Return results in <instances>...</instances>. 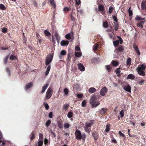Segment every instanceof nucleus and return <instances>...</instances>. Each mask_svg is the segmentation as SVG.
Segmentation results:
<instances>
[{"label":"nucleus","instance_id":"obj_1","mask_svg":"<svg viewBox=\"0 0 146 146\" xmlns=\"http://www.w3.org/2000/svg\"><path fill=\"white\" fill-rule=\"evenodd\" d=\"M146 66L144 64H142L140 66H139L136 68V70L138 74L143 76H145V73L144 70L146 68Z\"/></svg>","mask_w":146,"mask_h":146},{"label":"nucleus","instance_id":"obj_2","mask_svg":"<svg viewBox=\"0 0 146 146\" xmlns=\"http://www.w3.org/2000/svg\"><path fill=\"white\" fill-rule=\"evenodd\" d=\"M90 102L93 107H96L100 104L99 102H96V97L95 96H93L90 98Z\"/></svg>","mask_w":146,"mask_h":146},{"label":"nucleus","instance_id":"obj_3","mask_svg":"<svg viewBox=\"0 0 146 146\" xmlns=\"http://www.w3.org/2000/svg\"><path fill=\"white\" fill-rule=\"evenodd\" d=\"M76 138L78 140L81 139H82L83 140H84L86 137V135L85 134H81V131L78 129H76L75 132Z\"/></svg>","mask_w":146,"mask_h":146},{"label":"nucleus","instance_id":"obj_4","mask_svg":"<svg viewBox=\"0 0 146 146\" xmlns=\"http://www.w3.org/2000/svg\"><path fill=\"white\" fill-rule=\"evenodd\" d=\"M53 33H54V35L52 36V41L54 44L55 43L54 38H56V40L57 41L58 43L60 40V37L58 34L56 30H54V29L53 30Z\"/></svg>","mask_w":146,"mask_h":146},{"label":"nucleus","instance_id":"obj_5","mask_svg":"<svg viewBox=\"0 0 146 146\" xmlns=\"http://www.w3.org/2000/svg\"><path fill=\"white\" fill-rule=\"evenodd\" d=\"M92 123L90 122H86L84 128L85 131L88 134H90L91 130V127Z\"/></svg>","mask_w":146,"mask_h":146},{"label":"nucleus","instance_id":"obj_6","mask_svg":"<svg viewBox=\"0 0 146 146\" xmlns=\"http://www.w3.org/2000/svg\"><path fill=\"white\" fill-rule=\"evenodd\" d=\"M53 59V55L49 54L48 55L45 60V64L46 65H48L52 61Z\"/></svg>","mask_w":146,"mask_h":146},{"label":"nucleus","instance_id":"obj_7","mask_svg":"<svg viewBox=\"0 0 146 146\" xmlns=\"http://www.w3.org/2000/svg\"><path fill=\"white\" fill-rule=\"evenodd\" d=\"M52 90L51 88H49L46 93V99H49L52 96Z\"/></svg>","mask_w":146,"mask_h":146},{"label":"nucleus","instance_id":"obj_8","mask_svg":"<svg viewBox=\"0 0 146 146\" xmlns=\"http://www.w3.org/2000/svg\"><path fill=\"white\" fill-rule=\"evenodd\" d=\"M98 11L101 12L102 14L103 15L105 14V10L104 6L102 5H100L98 6Z\"/></svg>","mask_w":146,"mask_h":146},{"label":"nucleus","instance_id":"obj_9","mask_svg":"<svg viewBox=\"0 0 146 146\" xmlns=\"http://www.w3.org/2000/svg\"><path fill=\"white\" fill-rule=\"evenodd\" d=\"M108 91V89L106 87H104L100 91V93L102 96H104L106 93Z\"/></svg>","mask_w":146,"mask_h":146},{"label":"nucleus","instance_id":"obj_10","mask_svg":"<svg viewBox=\"0 0 146 146\" xmlns=\"http://www.w3.org/2000/svg\"><path fill=\"white\" fill-rule=\"evenodd\" d=\"M123 88L127 92H131V87L128 84H127L126 85H125L123 86Z\"/></svg>","mask_w":146,"mask_h":146},{"label":"nucleus","instance_id":"obj_11","mask_svg":"<svg viewBox=\"0 0 146 146\" xmlns=\"http://www.w3.org/2000/svg\"><path fill=\"white\" fill-rule=\"evenodd\" d=\"M146 22V20H142L141 21L137 23V26L138 27H141V28H143V24Z\"/></svg>","mask_w":146,"mask_h":146},{"label":"nucleus","instance_id":"obj_12","mask_svg":"<svg viewBox=\"0 0 146 146\" xmlns=\"http://www.w3.org/2000/svg\"><path fill=\"white\" fill-rule=\"evenodd\" d=\"M78 69L81 71H84L85 70V67L83 66V65L81 63H78Z\"/></svg>","mask_w":146,"mask_h":146},{"label":"nucleus","instance_id":"obj_13","mask_svg":"<svg viewBox=\"0 0 146 146\" xmlns=\"http://www.w3.org/2000/svg\"><path fill=\"white\" fill-rule=\"evenodd\" d=\"M69 43L68 40H62L60 42V44L61 46H65L68 45Z\"/></svg>","mask_w":146,"mask_h":146},{"label":"nucleus","instance_id":"obj_14","mask_svg":"<svg viewBox=\"0 0 146 146\" xmlns=\"http://www.w3.org/2000/svg\"><path fill=\"white\" fill-rule=\"evenodd\" d=\"M33 86V84L32 82H31L29 83H28L26 84L25 87V89L27 90L29 89L30 88L32 87Z\"/></svg>","mask_w":146,"mask_h":146},{"label":"nucleus","instance_id":"obj_15","mask_svg":"<svg viewBox=\"0 0 146 146\" xmlns=\"http://www.w3.org/2000/svg\"><path fill=\"white\" fill-rule=\"evenodd\" d=\"M121 69L120 66L118 68L116 69L115 70V72L117 75L118 76H119L120 75V73L121 72L120 71Z\"/></svg>","mask_w":146,"mask_h":146},{"label":"nucleus","instance_id":"obj_16","mask_svg":"<svg viewBox=\"0 0 146 146\" xmlns=\"http://www.w3.org/2000/svg\"><path fill=\"white\" fill-rule=\"evenodd\" d=\"M49 85V84H46L45 86L42 87V90L41 91V93H44L46 90L47 88Z\"/></svg>","mask_w":146,"mask_h":146},{"label":"nucleus","instance_id":"obj_17","mask_svg":"<svg viewBox=\"0 0 146 146\" xmlns=\"http://www.w3.org/2000/svg\"><path fill=\"white\" fill-rule=\"evenodd\" d=\"M107 110V109L106 108H103L99 111V112L100 114L103 115L105 114Z\"/></svg>","mask_w":146,"mask_h":146},{"label":"nucleus","instance_id":"obj_18","mask_svg":"<svg viewBox=\"0 0 146 146\" xmlns=\"http://www.w3.org/2000/svg\"><path fill=\"white\" fill-rule=\"evenodd\" d=\"M29 137L31 141H32L35 138V133L33 131L29 135Z\"/></svg>","mask_w":146,"mask_h":146},{"label":"nucleus","instance_id":"obj_19","mask_svg":"<svg viewBox=\"0 0 146 146\" xmlns=\"http://www.w3.org/2000/svg\"><path fill=\"white\" fill-rule=\"evenodd\" d=\"M135 76L132 74H130L127 76V79L133 80L135 78Z\"/></svg>","mask_w":146,"mask_h":146},{"label":"nucleus","instance_id":"obj_20","mask_svg":"<svg viewBox=\"0 0 146 146\" xmlns=\"http://www.w3.org/2000/svg\"><path fill=\"white\" fill-rule=\"evenodd\" d=\"M111 63L113 66L115 67L119 65L118 62L115 60H112L111 62Z\"/></svg>","mask_w":146,"mask_h":146},{"label":"nucleus","instance_id":"obj_21","mask_svg":"<svg viewBox=\"0 0 146 146\" xmlns=\"http://www.w3.org/2000/svg\"><path fill=\"white\" fill-rule=\"evenodd\" d=\"M96 89L93 87L90 88L88 90L89 92L90 93H94L96 92Z\"/></svg>","mask_w":146,"mask_h":146},{"label":"nucleus","instance_id":"obj_22","mask_svg":"<svg viewBox=\"0 0 146 146\" xmlns=\"http://www.w3.org/2000/svg\"><path fill=\"white\" fill-rule=\"evenodd\" d=\"M117 50L120 52H123L124 50L123 47L122 46H119L117 48Z\"/></svg>","mask_w":146,"mask_h":146},{"label":"nucleus","instance_id":"obj_23","mask_svg":"<svg viewBox=\"0 0 146 146\" xmlns=\"http://www.w3.org/2000/svg\"><path fill=\"white\" fill-rule=\"evenodd\" d=\"M50 68H51L50 66V65H49L48 66V67L47 68L46 71L45 72V75L46 76H47L48 74L49 73V71H50Z\"/></svg>","mask_w":146,"mask_h":146},{"label":"nucleus","instance_id":"obj_24","mask_svg":"<svg viewBox=\"0 0 146 146\" xmlns=\"http://www.w3.org/2000/svg\"><path fill=\"white\" fill-rule=\"evenodd\" d=\"M113 24L114 27V29L116 31L117 30L119 27L118 23L113 22Z\"/></svg>","mask_w":146,"mask_h":146},{"label":"nucleus","instance_id":"obj_25","mask_svg":"<svg viewBox=\"0 0 146 146\" xmlns=\"http://www.w3.org/2000/svg\"><path fill=\"white\" fill-rule=\"evenodd\" d=\"M45 35L47 36H50L51 35V34L47 30H45L44 32Z\"/></svg>","mask_w":146,"mask_h":146},{"label":"nucleus","instance_id":"obj_26","mask_svg":"<svg viewBox=\"0 0 146 146\" xmlns=\"http://www.w3.org/2000/svg\"><path fill=\"white\" fill-rule=\"evenodd\" d=\"M145 2L143 1L141 4V7L143 9H146V6H145Z\"/></svg>","mask_w":146,"mask_h":146},{"label":"nucleus","instance_id":"obj_27","mask_svg":"<svg viewBox=\"0 0 146 146\" xmlns=\"http://www.w3.org/2000/svg\"><path fill=\"white\" fill-rule=\"evenodd\" d=\"M52 6L54 7H56V5L54 3V0H48Z\"/></svg>","mask_w":146,"mask_h":146},{"label":"nucleus","instance_id":"obj_28","mask_svg":"<svg viewBox=\"0 0 146 146\" xmlns=\"http://www.w3.org/2000/svg\"><path fill=\"white\" fill-rule=\"evenodd\" d=\"M113 44L115 47H117L119 44V40H118L114 41L113 42Z\"/></svg>","mask_w":146,"mask_h":146},{"label":"nucleus","instance_id":"obj_29","mask_svg":"<svg viewBox=\"0 0 146 146\" xmlns=\"http://www.w3.org/2000/svg\"><path fill=\"white\" fill-rule=\"evenodd\" d=\"M74 55L76 57H80L82 56V53L80 52H75Z\"/></svg>","mask_w":146,"mask_h":146},{"label":"nucleus","instance_id":"obj_30","mask_svg":"<svg viewBox=\"0 0 146 146\" xmlns=\"http://www.w3.org/2000/svg\"><path fill=\"white\" fill-rule=\"evenodd\" d=\"M9 59L11 60H17V58L13 55H11Z\"/></svg>","mask_w":146,"mask_h":146},{"label":"nucleus","instance_id":"obj_31","mask_svg":"<svg viewBox=\"0 0 146 146\" xmlns=\"http://www.w3.org/2000/svg\"><path fill=\"white\" fill-rule=\"evenodd\" d=\"M131 59L130 58H128L126 61V64L127 65H129L131 64Z\"/></svg>","mask_w":146,"mask_h":146},{"label":"nucleus","instance_id":"obj_32","mask_svg":"<svg viewBox=\"0 0 146 146\" xmlns=\"http://www.w3.org/2000/svg\"><path fill=\"white\" fill-rule=\"evenodd\" d=\"M128 13L129 14V15L130 17H131L132 15L133 12L131 10V7H130L128 11Z\"/></svg>","mask_w":146,"mask_h":146},{"label":"nucleus","instance_id":"obj_33","mask_svg":"<svg viewBox=\"0 0 146 146\" xmlns=\"http://www.w3.org/2000/svg\"><path fill=\"white\" fill-rule=\"evenodd\" d=\"M73 115V113L72 111H70L68 113L67 116L68 118H70L72 117Z\"/></svg>","mask_w":146,"mask_h":146},{"label":"nucleus","instance_id":"obj_34","mask_svg":"<svg viewBox=\"0 0 146 146\" xmlns=\"http://www.w3.org/2000/svg\"><path fill=\"white\" fill-rule=\"evenodd\" d=\"M38 146H42L43 144V141L42 140H38Z\"/></svg>","mask_w":146,"mask_h":146},{"label":"nucleus","instance_id":"obj_35","mask_svg":"<svg viewBox=\"0 0 146 146\" xmlns=\"http://www.w3.org/2000/svg\"><path fill=\"white\" fill-rule=\"evenodd\" d=\"M114 9V8L113 7H110L109 10H108V12L109 13H111L113 11Z\"/></svg>","mask_w":146,"mask_h":146},{"label":"nucleus","instance_id":"obj_36","mask_svg":"<svg viewBox=\"0 0 146 146\" xmlns=\"http://www.w3.org/2000/svg\"><path fill=\"white\" fill-rule=\"evenodd\" d=\"M119 115L121 117H123L124 115V111L123 110H122L121 111H120Z\"/></svg>","mask_w":146,"mask_h":146},{"label":"nucleus","instance_id":"obj_37","mask_svg":"<svg viewBox=\"0 0 146 146\" xmlns=\"http://www.w3.org/2000/svg\"><path fill=\"white\" fill-rule=\"evenodd\" d=\"M2 139H0V146H4L5 144Z\"/></svg>","mask_w":146,"mask_h":146},{"label":"nucleus","instance_id":"obj_38","mask_svg":"<svg viewBox=\"0 0 146 146\" xmlns=\"http://www.w3.org/2000/svg\"><path fill=\"white\" fill-rule=\"evenodd\" d=\"M103 26L105 28H107L108 27V25L107 22H104L103 23Z\"/></svg>","mask_w":146,"mask_h":146},{"label":"nucleus","instance_id":"obj_39","mask_svg":"<svg viewBox=\"0 0 146 146\" xmlns=\"http://www.w3.org/2000/svg\"><path fill=\"white\" fill-rule=\"evenodd\" d=\"M106 70L108 72H110L111 70V67L110 65H108L106 66Z\"/></svg>","mask_w":146,"mask_h":146},{"label":"nucleus","instance_id":"obj_40","mask_svg":"<svg viewBox=\"0 0 146 146\" xmlns=\"http://www.w3.org/2000/svg\"><path fill=\"white\" fill-rule=\"evenodd\" d=\"M65 37L67 39H70L71 38V34L69 33L66 34L65 35Z\"/></svg>","mask_w":146,"mask_h":146},{"label":"nucleus","instance_id":"obj_41","mask_svg":"<svg viewBox=\"0 0 146 146\" xmlns=\"http://www.w3.org/2000/svg\"><path fill=\"white\" fill-rule=\"evenodd\" d=\"M110 125H106L105 129V131L106 132H108L110 130Z\"/></svg>","mask_w":146,"mask_h":146},{"label":"nucleus","instance_id":"obj_42","mask_svg":"<svg viewBox=\"0 0 146 146\" xmlns=\"http://www.w3.org/2000/svg\"><path fill=\"white\" fill-rule=\"evenodd\" d=\"M60 54L62 56L66 54V52L65 50H62L61 51Z\"/></svg>","mask_w":146,"mask_h":146},{"label":"nucleus","instance_id":"obj_43","mask_svg":"<svg viewBox=\"0 0 146 146\" xmlns=\"http://www.w3.org/2000/svg\"><path fill=\"white\" fill-rule=\"evenodd\" d=\"M51 121L50 120H48L46 123L45 125L47 127H48L50 124Z\"/></svg>","mask_w":146,"mask_h":146},{"label":"nucleus","instance_id":"obj_44","mask_svg":"<svg viewBox=\"0 0 146 146\" xmlns=\"http://www.w3.org/2000/svg\"><path fill=\"white\" fill-rule=\"evenodd\" d=\"M117 37L119 39V43L121 44H122L123 42V41L121 38L119 36H118Z\"/></svg>","mask_w":146,"mask_h":146},{"label":"nucleus","instance_id":"obj_45","mask_svg":"<svg viewBox=\"0 0 146 146\" xmlns=\"http://www.w3.org/2000/svg\"><path fill=\"white\" fill-rule=\"evenodd\" d=\"M133 47L135 52L139 49L138 47L135 44H133Z\"/></svg>","mask_w":146,"mask_h":146},{"label":"nucleus","instance_id":"obj_46","mask_svg":"<svg viewBox=\"0 0 146 146\" xmlns=\"http://www.w3.org/2000/svg\"><path fill=\"white\" fill-rule=\"evenodd\" d=\"M0 9H1L2 10H4L5 9V7L4 5L0 4Z\"/></svg>","mask_w":146,"mask_h":146},{"label":"nucleus","instance_id":"obj_47","mask_svg":"<svg viewBox=\"0 0 146 146\" xmlns=\"http://www.w3.org/2000/svg\"><path fill=\"white\" fill-rule=\"evenodd\" d=\"M64 94L67 95L68 93V90L67 88H65L64 89Z\"/></svg>","mask_w":146,"mask_h":146},{"label":"nucleus","instance_id":"obj_48","mask_svg":"<svg viewBox=\"0 0 146 146\" xmlns=\"http://www.w3.org/2000/svg\"><path fill=\"white\" fill-rule=\"evenodd\" d=\"M9 58V56H6L4 59V62H5V64L7 63V61L8 60V58Z\"/></svg>","mask_w":146,"mask_h":146},{"label":"nucleus","instance_id":"obj_49","mask_svg":"<svg viewBox=\"0 0 146 146\" xmlns=\"http://www.w3.org/2000/svg\"><path fill=\"white\" fill-rule=\"evenodd\" d=\"M44 106L46 110H47L49 109V106L48 104L47 103H44Z\"/></svg>","mask_w":146,"mask_h":146},{"label":"nucleus","instance_id":"obj_50","mask_svg":"<svg viewBox=\"0 0 146 146\" xmlns=\"http://www.w3.org/2000/svg\"><path fill=\"white\" fill-rule=\"evenodd\" d=\"M58 126L60 129H61L62 128V126L61 122L59 121L58 122Z\"/></svg>","mask_w":146,"mask_h":146},{"label":"nucleus","instance_id":"obj_51","mask_svg":"<svg viewBox=\"0 0 146 146\" xmlns=\"http://www.w3.org/2000/svg\"><path fill=\"white\" fill-rule=\"evenodd\" d=\"M69 107V105L68 104H64L63 106V108L65 110H67V109Z\"/></svg>","mask_w":146,"mask_h":146},{"label":"nucleus","instance_id":"obj_52","mask_svg":"<svg viewBox=\"0 0 146 146\" xmlns=\"http://www.w3.org/2000/svg\"><path fill=\"white\" fill-rule=\"evenodd\" d=\"M70 126V125L68 123H66L64 124V127L65 128H68Z\"/></svg>","mask_w":146,"mask_h":146},{"label":"nucleus","instance_id":"obj_53","mask_svg":"<svg viewBox=\"0 0 146 146\" xmlns=\"http://www.w3.org/2000/svg\"><path fill=\"white\" fill-rule=\"evenodd\" d=\"M86 103V101L85 100L82 101V107H84L85 106Z\"/></svg>","mask_w":146,"mask_h":146},{"label":"nucleus","instance_id":"obj_54","mask_svg":"<svg viewBox=\"0 0 146 146\" xmlns=\"http://www.w3.org/2000/svg\"><path fill=\"white\" fill-rule=\"evenodd\" d=\"M144 82V81L143 80H141L138 82V83L139 84L142 85Z\"/></svg>","mask_w":146,"mask_h":146},{"label":"nucleus","instance_id":"obj_55","mask_svg":"<svg viewBox=\"0 0 146 146\" xmlns=\"http://www.w3.org/2000/svg\"><path fill=\"white\" fill-rule=\"evenodd\" d=\"M76 4L77 5H79L80 4L81 1L80 0H75Z\"/></svg>","mask_w":146,"mask_h":146},{"label":"nucleus","instance_id":"obj_56","mask_svg":"<svg viewBox=\"0 0 146 146\" xmlns=\"http://www.w3.org/2000/svg\"><path fill=\"white\" fill-rule=\"evenodd\" d=\"M98 47V46L96 44L94 45L93 46V50L94 51L96 50L97 49Z\"/></svg>","mask_w":146,"mask_h":146},{"label":"nucleus","instance_id":"obj_57","mask_svg":"<svg viewBox=\"0 0 146 146\" xmlns=\"http://www.w3.org/2000/svg\"><path fill=\"white\" fill-rule=\"evenodd\" d=\"M69 10V8L67 7H65L63 9L64 12H66Z\"/></svg>","mask_w":146,"mask_h":146},{"label":"nucleus","instance_id":"obj_58","mask_svg":"<svg viewBox=\"0 0 146 146\" xmlns=\"http://www.w3.org/2000/svg\"><path fill=\"white\" fill-rule=\"evenodd\" d=\"M39 137L42 140L43 139V135L41 133H39Z\"/></svg>","mask_w":146,"mask_h":146},{"label":"nucleus","instance_id":"obj_59","mask_svg":"<svg viewBox=\"0 0 146 146\" xmlns=\"http://www.w3.org/2000/svg\"><path fill=\"white\" fill-rule=\"evenodd\" d=\"M119 134L122 137H124L125 136V135L124 134L122 133L121 131H119Z\"/></svg>","mask_w":146,"mask_h":146},{"label":"nucleus","instance_id":"obj_60","mask_svg":"<svg viewBox=\"0 0 146 146\" xmlns=\"http://www.w3.org/2000/svg\"><path fill=\"white\" fill-rule=\"evenodd\" d=\"M75 50L76 51H79L80 50V47L78 46H76L75 48Z\"/></svg>","mask_w":146,"mask_h":146},{"label":"nucleus","instance_id":"obj_61","mask_svg":"<svg viewBox=\"0 0 146 146\" xmlns=\"http://www.w3.org/2000/svg\"><path fill=\"white\" fill-rule=\"evenodd\" d=\"M92 135L94 137V139L95 140H96L97 139V137L96 136V135L95 134V133H92Z\"/></svg>","mask_w":146,"mask_h":146},{"label":"nucleus","instance_id":"obj_62","mask_svg":"<svg viewBox=\"0 0 146 146\" xmlns=\"http://www.w3.org/2000/svg\"><path fill=\"white\" fill-rule=\"evenodd\" d=\"M48 117L51 118H52V112H50L48 114Z\"/></svg>","mask_w":146,"mask_h":146},{"label":"nucleus","instance_id":"obj_63","mask_svg":"<svg viewBox=\"0 0 146 146\" xmlns=\"http://www.w3.org/2000/svg\"><path fill=\"white\" fill-rule=\"evenodd\" d=\"M2 31L3 33H6L7 32V29L6 28H2Z\"/></svg>","mask_w":146,"mask_h":146},{"label":"nucleus","instance_id":"obj_64","mask_svg":"<svg viewBox=\"0 0 146 146\" xmlns=\"http://www.w3.org/2000/svg\"><path fill=\"white\" fill-rule=\"evenodd\" d=\"M6 71L8 73L9 75L10 74V72L9 68H7L6 69Z\"/></svg>","mask_w":146,"mask_h":146}]
</instances>
